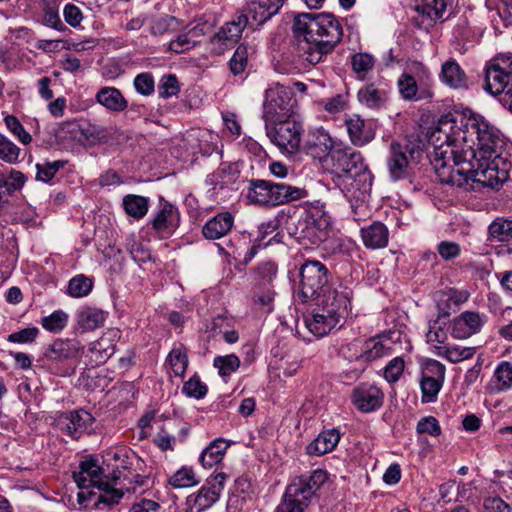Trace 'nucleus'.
I'll return each mask as SVG.
<instances>
[{"label": "nucleus", "instance_id": "nucleus-36", "mask_svg": "<svg viewBox=\"0 0 512 512\" xmlns=\"http://www.w3.org/2000/svg\"><path fill=\"white\" fill-rule=\"evenodd\" d=\"M469 298V293L465 290L449 289L442 292L438 301V312L441 316L449 317L451 312H455Z\"/></svg>", "mask_w": 512, "mask_h": 512}, {"label": "nucleus", "instance_id": "nucleus-64", "mask_svg": "<svg viewBox=\"0 0 512 512\" xmlns=\"http://www.w3.org/2000/svg\"><path fill=\"white\" fill-rule=\"evenodd\" d=\"M404 370V361L400 357L392 359L384 369V377L388 382H396Z\"/></svg>", "mask_w": 512, "mask_h": 512}, {"label": "nucleus", "instance_id": "nucleus-52", "mask_svg": "<svg viewBox=\"0 0 512 512\" xmlns=\"http://www.w3.org/2000/svg\"><path fill=\"white\" fill-rule=\"evenodd\" d=\"M67 164V161L65 160H56V161H46L44 163H37L36 164V180L42 181V182H49L55 174L63 168Z\"/></svg>", "mask_w": 512, "mask_h": 512}, {"label": "nucleus", "instance_id": "nucleus-13", "mask_svg": "<svg viewBox=\"0 0 512 512\" xmlns=\"http://www.w3.org/2000/svg\"><path fill=\"white\" fill-rule=\"evenodd\" d=\"M456 125L457 133L461 137L462 146L465 149H470L472 152H476L475 146L483 136L484 132L490 126V122L487 121L482 115L475 114L471 111L468 112H457L456 111Z\"/></svg>", "mask_w": 512, "mask_h": 512}, {"label": "nucleus", "instance_id": "nucleus-30", "mask_svg": "<svg viewBox=\"0 0 512 512\" xmlns=\"http://www.w3.org/2000/svg\"><path fill=\"white\" fill-rule=\"evenodd\" d=\"M108 313L102 309L84 306L76 311L75 317L79 328L83 331H93L104 325Z\"/></svg>", "mask_w": 512, "mask_h": 512}, {"label": "nucleus", "instance_id": "nucleus-21", "mask_svg": "<svg viewBox=\"0 0 512 512\" xmlns=\"http://www.w3.org/2000/svg\"><path fill=\"white\" fill-rule=\"evenodd\" d=\"M445 376V366L437 360H431L420 382L422 392V402L431 403L435 402L438 393L442 387Z\"/></svg>", "mask_w": 512, "mask_h": 512}, {"label": "nucleus", "instance_id": "nucleus-17", "mask_svg": "<svg viewBox=\"0 0 512 512\" xmlns=\"http://www.w3.org/2000/svg\"><path fill=\"white\" fill-rule=\"evenodd\" d=\"M94 422L95 418L92 414L84 409L61 413L56 419L58 429L74 440H78L82 435L90 433L93 430Z\"/></svg>", "mask_w": 512, "mask_h": 512}, {"label": "nucleus", "instance_id": "nucleus-47", "mask_svg": "<svg viewBox=\"0 0 512 512\" xmlns=\"http://www.w3.org/2000/svg\"><path fill=\"white\" fill-rule=\"evenodd\" d=\"M93 288V281L91 278L79 274L74 276L68 283L67 293L75 298L87 296Z\"/></svg>", "mask_w": 512, "mask_h": 512}, {"label": "nucleus", "instance_id": "nucleus-41", "mask_svg": "<svg viewBox=\"0 0 512 512\" xmlns=\"http://www.w3.org/2000/svg\"><path fill=\"white\" fill-rule=\"evenodd\" d=\"M488 240L509 242L512 240V219L497 217L488 226Z\"/></svg>", "mask_w": 512, "mask_h": 512}, {"label": "nucleus", "instance_id": "nucleus-51", "mask_svg": "<svg viewBox=\"0 0 512 512\" xmlns=\"http://www.w3.org/2000/svg\"><path fill=\"white\" fill-rule=\"evenodd\" d=\"M174 488H187L198 484L194 471L188 467H182L175 472L168 480Z\"/></svg>", "mask_w": 512, "mask_h": 512}, {"label": "nucleus", "instance_id": "nucleus-22", "mask_svg": "<svg viewBox=\"0 0 512 512\" xmlns=\"http://www.w3.org/2000/svg\"><path fill=\"white\" fill-rule=\"evenodd\" d=\"M337 147L334 145L331 136L324 129L310 131L301 146L307 155L326 163L329 161L331 151Z\"/></svg>", "mask_w": 512, "mask_h": 512}, {"label": "nucleus", "instance_id": "nucleus-23", "mask_svg": "<svg viewBox=\"0 0 512 512\" xmlns=\"http://www.w3.org/2000/svg\"><path fill=\"white\" fill-rule=\"evenodd\" d=\"M384 394L380 388L372 384H360L353 389L351 401L361 412L370 413L383 404Z\"/></svg>", "mask_w": 512, "mask_h": 512}, {"label": "nucleus", "instance_id": "nucleus-31", "mask_svg": "<svg viewBox=\"0 0 512 512\" xmlns=\"http://www.w3.org/2000/svg\"><path fill=\"white\" fill-rule=\"evenodd\" d=\"M97 103L105 107L107 110L119 113L127 109L128 101L122 92L115 87H102L95 95Z\"/></svg>", "mask_w": 512, "mask_h": 512}, {"label": "nucleus", "instance_id": "nucleus-7", "mask_svg": "<svg viewBox=\"0 0 512 512\" xmlns=\"http://www.w3.org/2000/svg\"><path fill=\"white\" fill-rule=\"evenodd\" d=\"M304 188L263 179L249 181L247 198L255 204L278 206L307 196Z\"/></svg>", "mask_w": 512, "mask_h": 512}, {"label": "nucleus", "instance_id": "nucleus-33", "mask_svg": "<svg viewBox=\"0 0 512 512\" xmlns=\"http://www.w3.org/2000/svg\"><path fill=\"white\" fill-rule=\"evenodd\" d=\"M361 237L365 247L369 249L384 248L388 244L389 231L382 222H373L361 228Z\"/></svg>", "mask_w": 512, "mask_h": 512}, {"label": "nucleus", "instance_id": "nucleus-35", "mask_svg": "<svg viewBox=\"0 0 512 512\" xmlns=\"http://www.w3.org/2000/svg\"><path fill=\"white\" fill-rule=\"evenodd\" d=\"M440 79L453 89L466 88L468 85L466 73L455 59H449L442 64Z\"/></svg>", "mask_w": 512, "mask_h": 512}, {"label": "nucleus", "instance_id": "nucleus-44", "mask_svg": "<svg viewBox=\"0 0 512 512\" xmlns=\"http://www.w3.org/2000/svg\"><path fill=\"white\" fill-rule=\"evenodd\" d=\"M73 132H78L89 143H105L108 141V133L104 127L87 124L85 126L73 124Z\"/></svg>", "mask_w": 512, "mask_h": 512}, {"label": "nucleus", "instance_id": "nucleus-5", "mask_svg": "<svg viewBox=\"0 0 512 512\" xmlns=\"http://www.w3.org/2000/svg\"><path fill=\"white\" fill-rule=\"evenodd\" d=\"M328 164L353 197H359L356 193L364 195L371 190L373 176L360 152L338 146L331 151Z\"/></svg>", "mask_w": 512, "mask_h": 512}, {"label": "nucleus", "instance_id": "nucleus-42", "mask_svg": "<svg viewBox=\"0 0 512 512\" xmlns=\"http://www.w3.org/2000/svg\"><path fill=\"white\" fill-rule=\"evenodd\" d=\"M123 207L130 217L139 220L148 212L149 199L140 195L128 194L123 197Z\"/></svg>", "mask_w": 512, "mask_h": 512}, {"label": "nucleus", "instance_id": "nucleus-50", "mask_svg": "<svg viewBox=\"0 0 512 512\" xmlns=\"http://www.w3.org/2000/svg\"><path fill=\"white\" fill-rule=\"evenodd\" d=\"M168 361L175 376L183 377L188 367V356L186 349L176 347L171 350Z\"/></svg>", "mask_w": 512, "mask_h": 512}, {"label": "nucleus", "instance_id": "nucleus-20", "mask_svg": "<svg viewBox=\"0 0 512 512\" xmlns=\"http://www.w3.org/2000/svg\"><path fill=\"white\" fill-rule=\"evenodd\" d=\"M351 291L347 287L340 286V290L334 288L327 289L323 294V299L319 308L328 315L333 316L336 322L347 317L351 306Z\"/></svg>", "mask_w": 512, "mask_h": 512}, {"label": "nucleus", "instance_id": "nucleus-4", "mask_svg": "<svg viewBox=\"0 0 512 512\" xmlns=\"http://www.w3.org/2000/svg\"><path fill=\"white\" fill-rule=\"evenodd\" d=\"M126 470V466H117L112 470L111 473H106V469L101 467L96 459L90 458L81 461L79 464V470L73 472V479L77 486L82 490L78 493V501L82 503L87 499L86 495H96L93 491L84 492V489L97 488L100 491L98 500L95 502V506L100 508V505H105L108 508L117 505L124 496L122 489L114 488L110 482L117 484L121 477L126 475L123 472Z\"/></svg>", "mask_w": 512, "mask_h": 512}, {"label": "nucleus", "instance_id": "nucleus-24", "mask_svg": "<svg viewBox=\"0 0 512 512\" xmlns=\"http://www.w3.org/2000/svg\"><path fill=\"white\" fill-rule=\"evenodd\" d=\"M485 323V317L478 312L464 311L454 318L451 335L455 339H466L478 333Z\"/></svg>", "mask_w": 512, "mask_h": 512}, {"label": "nucleus", "instance_id": "nucleus-34", "mask_svg": "<svg viewBox=\"0 0 512 512\" xmlns=\"http://www.w3.org/2000/svg\"><path fill=\"white\" fill-rule=\"evenodd\" d=\"M306 328L316 337L327 335L337 324L333 316L323 312L321 308L313 311L311 316L304 319Z\"/></svg>", "mask_w": 512, "mask_h": 512}, {"label": "nucleus", "instance_id": "nucleus-32", "mask_svg": "<svg viewBox=\"0 0 512 512\" xmlns=\"http://www.w3.org/2000/svg\"><path fill=\"white\" fill-rule=\"evenodd\" d=\"M340 441V433L337 429L322 431L309 445L306 452L310 456H321L335 449Z\"/></svg>", "mask_w": 512, "mask_h": 512}, {"label": "nucleus", "instance_id": "nucleus-43", "mask_svg": "<svg viewBox=\"0 0 512 512\" xmlns=\"http://www.w3.org/2000/svg\"><path fill=\"white\" fill-rule=\"evenodd\" d=\"M375 65L374 57L366 52L355 53L351 57V66L358 79L364 80L373 70Z\"/></svg>", "mask_w": 512, "mask_h": 512}, {"label": "nucleus", "instance_id": "nucleus-2", "mask_svg": "<svg viewBox=\"0 0 512 512\" xmlns=\"http://www.w3.org/2000/svg\"><path fill=\"white\" fill-rule=\"evenodd\" d=\"M456 111L443 115L429 137L430 162L442 183L449 184L450 176H454L463 160L473 157L470 149L462 146L461 137L457 133Z\"/></svg>", "mask_w": 512, "mask_h": 512}, {"label": "nucleus", "instance_id": "nucleus-18", "mask_svg": "<svg viewBox=\"0 0 512 512\" xmlns=\"http://www.w3.org/2000/svg\"><path fill=\"white\" fill-rule=\"evenodd\" d=\"M247 24L246 14L237 15L232 21L225 23L211 38V51L216 55H222L232 48L240 39Z\"/></svg>", "mask_w": 512, "mask_h": 512}, {"label": "nucleus", "instance_id": "nucleus-3", "mask_svg": "<svg viewBox=\"0 0 512 512\" xmlns=\"http://www.w3.org/2000/svg\"><path fill=\"white\" fill-rule=\"evenodd\" d=\"M463 160L450 176V183L465 190L481 191L488 187L493 190L500 189L510 179L512 162L502 154H486Z\"/></svg>", "mask_w": 512, "mask_h": 512}, {"label": "nucleus", "instance_id": "nucleus-48", "mask_svg": "<svg viewBox=\"0 0 512 512\" xmlns=\"http://www.w3.org/2000/svg\"><path fill=\"white\" fill-rule=\"evenodd\" d=\"M240 359L235 354L225 356H216L213 360V366L218 370L219 375L225 379L240 367Z\"/></svg>", "mask_w": 512, "mask_h": 512}, {"label": "nucleus", "instance_id": "nucleus-26", "mask_svg": "<svg viewBox=\"0 0 512 512\" xmlns=\"http://www.w3.org/2000/svg\"><path fill=\"white\" fill-rule=\"evenodd\" d=\"M119 339L120 331L118 329H108L98 340L90 344L89 351L96 364L106 362L115 353L116 343Z\"/></svg>", "mask_w": 512, "mask_h": 512}, {"label": "nucleus", "instance_id": "nucleus-14", "mask_svg": "<svg viewBox=\"0 0 512 512\" xmlns=\"http://www.w3.org/2000/svg\"><path fill=\"white\" fill-rule=\"evenodd\" d=\"M453 4V0H416L413 21L415 25L428 31L438 22L443 23L449 18L448 8Z\"/></svg>", "mask_w": 512, "mask_h": 512}, {"label": "nucleus", "instance_id": "nucleus-45", "mask_svg": "<svg viewBox=\"0 0 512 512\" xmlns=\"http://www.w3.org/2000/svg\"><path fill=\"white\" fill-rule=\"evenodd\" d=\"M358 99L362 104L370 108L380 107L385 101V92L369 84L358 91Z\"/></svg>", "mask_w": 512, "mask_h": 512}, {"label": "nucleus", "instance_id": "nucleus-8", "mask_svg": "<svg viewBox=\"0 0 512 512\" xmlns=\"http://www.w3.org/2000/svg\"><path fill=\"white\" fill-rule=\"evenodd\" d=\"M485 90L492 95L503 94L501 101L512 112V57L493 59L485 69Z\"/></svg>", "mask_w": 512, "mask_h": 512}, {"label": "nucleus", "instance_id": "nucleus-15", "mask_svg": "<svg viewBox=\"0 0 512 512\" xmlns=\"http://www.w3.org/2000/svg\"><path fill=\"white\" fill-rule=\"evenodd\" d=\"M328 227L327 218H316L313 214L306 213L298 219L293 234L305 246L318 245L328 238Z\"/></svg>", "mask_w": 512, "mask_h": 512}, {"label": "nucleus", "instance_id": "nucleus-25", "mask_svg": "<svg viewBox=\"0 0 512 512\" xmlns=\"http://www.w3.org/2000/svg\"><path fill=\"white\" fill-rule=\"evenodd\" d=\"M285 0H250L246 4V15L257 25H263L276 15Z\"/></svg>", "mask_w": 512, "mask_h": 512}, {"label": "nucleus", "instance_id": "nucleus-60", "mask_svg": "<svg viewBox=\"0 0 512 512\" xmlns=\"http://www.w3.org/2000/svg\"><path fill=\"white\" fill-rule=\"evenodd\" d=\"M38 334L37 327H27L9 334L7 340L11 343L29 344L35 341Z\"/></svg>", "mask_w": 512, "mask_h": 512}, {"label": "nucleus", "instance_id": "nucleus-57", "mask_svg": "<svg viewBox=\"0 0 512 512\" xmlns=\"http://www.w3.org/2000/svg\"><path fill=\"white\" fill-rule=\"evenodd\" d=\"M4 122L9 131L16 136L19 141L27 145L32 141L31 135L24 129L18 118L14 115H7Z\"/></svg>", "mask_w": 512, "mask_h": 512}, {"label": "nucleus", "instance_id": "nucleus-9", "mask_svg": "<svg viewBox=\"0 0 512 512\" xmlns=\"http://www.w3.org/2000/svg\"><path fill=\"white\" fill-rule=\"evenodd\" d=\"M266 135L282 153L294 154L301 149V137L304 131L301 122L291 118L265 123Z\"/></svg>", "mask_w": 512, "mask_h": 512}, {"label": "nucleus", "instance_id": "nucleus-49", "mask_svg": "<svg viewBox=\"0 0 512 512\" xmlns=\"http://www.w3.org/2000/svg\"><path fill=\"white\" fill-rule=\"evenodd\" d=\"M446 316H441L438 312L437 318L429 321V329L426 333L427 342H437L444 344L448 338L447 333L445 331V326L447 325Z\"/></svg>", "mask_w": 512, "mask_h": 512}, {"label": "nucleus", "instance_id": "nucleus-29", "mask_svg": "<svg viewBox=\"0 0 512 512\" xmlns=\"http://www.w3.org/2000/svg\"><path fill=\"white\" fill-rule=\"evenodd\" d=\"M233 223L234 217L230 212L218 213L204 224L202 234L209 240L220 239L230 232Z\"/></svg>", "mask_w": 512, "mask_h": 512}, {"label": "nucleus", "instance_id": "nucleus-40", "mask_svg": "<svg viewBox=\"0 0 512 512\" xmlns=\"http://www.w3.org/2000/svg\"><path fill=\"white\" fill-rule=\"evenodd\" d=\"M502 134L500 130L494 125L490 124L487 131L484 132L483 136L475 146L477 156L486 154H495L497 148L502 144Z\"/></svg>", "mask_w": 512, "mask_h": 512}, {"label": "nucleus", "instance_id": "nucleus-19", "mask_svg": "<svg viewBox=\"0 0 512 512\" xmlns=\"http://www.w3.org/2000/svg\"><path fill=\"white\" fill-rule=\"evenodd\" d=\"M226 478L225 473H218L208 478L197 493L188 496L187 503L191 512H202L210 508L219 499Z\"/></svg>", "mask_w": 512, "mask_h": 512}, {"label": "nucleus", "instance_id": "nucleus-16", "mask_svg": "<svg viewBox=\"0 0 512 512\" xmlns=\"http://www.w3.org/2000/svg\"><path fill=\"white\" fill-rule=\"evenodd\" d=\"M181 216L176 205L160 196L150 220L151 228L162 238L171 236L179 227Z\"/></svg>", "mask_w": 512, "mask_h": 512}, {"label": "nucleus", "instance_id": "nucleus-62", "mask_svg": "<svg viewBox=\"0 0 512 512\" xmlns=\"http://www.w3.org/2000/svg\"><path fill=\"white\" fill-rule=\"evenodd\" d=\"M416 429L419 434H429L431 436H438L441 433L439 422L433 416L420 419Z\"/></svg>", "mask_w": 512, "mask_h": 512}, {"label": "nucleus", "instance_id": "nucleus-39", "mask_svg": "<svg viewBox=\"0 0 512 512\" xmlns=\"http://www.w3.org/2000/svg\"><path fill=\"white\" fill-rule=\"evenodd\" d=\"M229 446L230 443L222 438L213 440L200 454V463L205 468H211L220 463Z\"/></svg>", "mask_w": 512, "mask_h": 512}, {"label": "nucleus", "instance_id": "nucleus-54", "mask_svg": "<svg viewBox=\"0 0 512 512\" xmlns=\"http://www.w3.org/2000/svg\"><path fill=\"white\" fill-rule=\"evenodd\" d=\"M68 322V315L63 311H55L42 318L43 328L49 332L58 333L64 329Z\"/></svg>", "mask_w": 512, "mask_h": 512}, {"label": "nucleus", "instance_id": "nucleus-27", "mask_svg": "<svg viewBox=\"0 0 512 512\" xmlns=\"http://www.w3.org/2000/svg\"><path fill=\"white\" fill-rule=\"evenodd\" d=\"M347 131L351 142L355 146H364L371 142L375 137V131L370 123H366L364 119L358 115L345 120Z\"/></svg>", "mask_w": 512, "mask_h": 512}, {"label": "nucleus", "instance_id": "nucleus-56", "mask_svg": "<svg viewBox=\"0 0 512 512\" xmlns=\"http://www.w3.org/2000/svg\"><path fill=\"white\" fill-rule=\"evenodd\" d=\"M208 388L197 374H194L182 387V392L188 397L201 399L207 394Z\"/></svg>", "mask_w": 512, "mask_h": 512}, {"label": "nucleus", "instance_id": "nucleus-28", "mask_svg": "<svg viewBox=\"0 0 512 512\" xmlns=\"http://www.w3.org/2000/svg\"><path fill=\"white\" fill-rule=\"evenodd\" d=\"M406 148L397 142L390 144L387 167L393 181L403 179L407 175L409 162L406 156Z\"/></svg>", "mask_w": 512, "mask_h": 512}, {"label": "nucleus", "instance_id": "nucleus-10", "mask_svg": "<svg viewBox=\"0 0 512 512\" xmlns=\"http://www.w3.org/2000/svg\"><path fill=\"white\" fill-rule=\"evenodd\" d=\"M330 273L318 260H307L299 269V296L302 301L314 300L327 292Z\"/></svg>", "mask_w": 512, "mask_h": 512}, {"label": "nucleus", "instance_id": "nucleus-37", "mask_svg": "<svg viewBox=\"0 0 512 512\" xmlns=\"http://www.w3.org/2000/svg\"><path fill=\"white\" fill-rule=\"evenodd\" d=\"M398 88L405 100L418 101L432 97V92L426 88H419L415 78L408 73H403L398 81Z\"/></svg>", "mask_w": 512, "mask_h": 512}, {"label": "nucleus", "instance_id": "nucleus-12", "mask_svg": "<svg viewBox=\"0 0 512 512\" xmlns=\"http://www.w3.org/2000/svg\"><path fill=\"white\" fill-rule=\"evenodd\" d=\"M84 346L77 339H57L45 352V357L52 363H66L60 372L61 375H71L75 372L76 363L82 353Z\"/></svg>", "mask_w": 512, "mask_h": 512}, {"label": "nucleus", "instance_id": "nucleus-6", "mask_svg": "<svg viewBox=\"0 0 512 512\" xmlns=\"http://www.w3.org/2000/svg\"><path fill=\"white\" fill-rule=\"evenodd\" d=\"M326 480L327 473L321 469L295 477L287 486L276 512H306Z\"/></svg>", "mask_w": 512, "mask_h": 512}, {"label": "nucleus", "instance_id": "nucleus-63", "mask_svg": "<svg viewBox=\"0 0 512 512\" xmlns=\"http://www.w3.org/2000/svg\"><path fill=\"white\" fill-rule=\"evenodd\" d=\"M198 43L197 40H193L189 33L179 35L175 40L169 43V50L175 53H183Z\"/></svg>", "mask_w": 512, "mask_h": 512}, {"label": "nucleus", "instance_id": "nucleus-53", "mask_svg": "<svg viewBox=\"0 0 512 512\" xmlns=\"http://www.w3.org/2000/svg\"><path fill=\"white\" fill-rule=\"evenodd\" d=\"M248 56V46L246 44H240L229 61L230 71L233 75H239L245 71L248 63Z\"/></svg>", "mask_w": 512, "mask_h": 512}, {"label": "nucleus", "instance_id": "nucleus-59", "mask_svg": "<svg viewBox=\"0 0 512 512\" xmlns=\"http://www.w3.org/2000/svg\"><path fill=\"white\" fill-rule=\"evenodd\" d=\"M180 88L175 75L169 74L163 76L158 86L159 96L162 98H170L178 94Z\"/></svg>", "mask_w": 512, "mask_h": 512}, {"label": "nucleus", "instance_id": "nucleus-46", "mask_svg": "<svg viewBox=\"0 0 512 512\" xmlns=\"http://www.w3.org/2000/svg\"><path fill=\"white\" fill-rule=\"evenodd\" d=\"M391 346L382 340L381 337H374L365 340L364 345V360L373 361L381 358L389 353Z\"/></svg>", "mask_w": 512, "mask_h": 512}, {"label": "nucleus", "instance_id": "nucleus-38", "mask_svg": "<svg viewBox=\"0 0 512 512\" xmlns=\"http://www.w3.org/2000/svg\"><path fill=\"white\" fill-rule=\"evenodd\" d=\"M488 389L491 393H499L512 389V363L501 361L497 365Z\"/></svg>", "mask_w": 512, "mask_h": 512}, {"label": "nucleus", "instance_id": "nucleus-55", "mask_svg": "<svg viewBox=\"0 0 512 512\" xmlns=\"http://www.w3.org/2000/svg\"><path fill=\"white\" fill-rule=\"evenodd\" d=\"M20 148L11 140L0 134V159L14 164L19 162Z\"/></svg>", "mask_w": 512, "mask_h": 512}, {"label": "nucleus", "instance_id": "nucleus-58", "mask_svg": "<svg viewBox=\"0 0 512 512\" xmlns=\"http://www.w3.org/2000/svg\"><path fill=\"white\" fill-rule=\"evenodd\" d=\"M364 345L365 341L360 339H354L351 342L343 345L340 348V353L348 360H364Z\"/></svg>", "mask_w": 512, "mask_h": 512}, {"label": "nucleus", "instance_id": "nucleus-1", "mask_svg": "<svg viewBox=\"0 0 512 512\" xmlns=\"http://www.w3.org/2000/svg\"><path fill=\"white\" fill-rule=\"evenodd\" d=\"M293 33L299 56L316 65L341 42L343 27L330 13H299L293 20Z\"/></svg>", "mask_w": 512, "mask_h": 512}, {"label": "nucleus", "instance_id": "nucleus-11", "mask_svg": "<svg viewBox=\"0 0 512 512\" xmlns=\"http://www.w3.org/2000/svg\"><path fill=\"white\" fill-rule=\"evenodd\" d=\"M296 109L297 100L291 88L277 84L266 90L263 111L265 123L291 118Z\"/></svg>", "mask_w": 512, "mask_h": 512}, {"label": "nucleus", "instance_id": "nucleus-61", "mask_svg": "<svg viewBox=\"0 0 512 512\" xmlns=\"http://www.w3.org/2000/svg\"><path fill=\"white\" fill-rule=\"evenodd\" d=\"M134 87L141 95H151L155 87L153 76L150 73L138 74L134 79Z\"/></svg>", "mask_w": 512, "mask_h": 512}]
</instances>
